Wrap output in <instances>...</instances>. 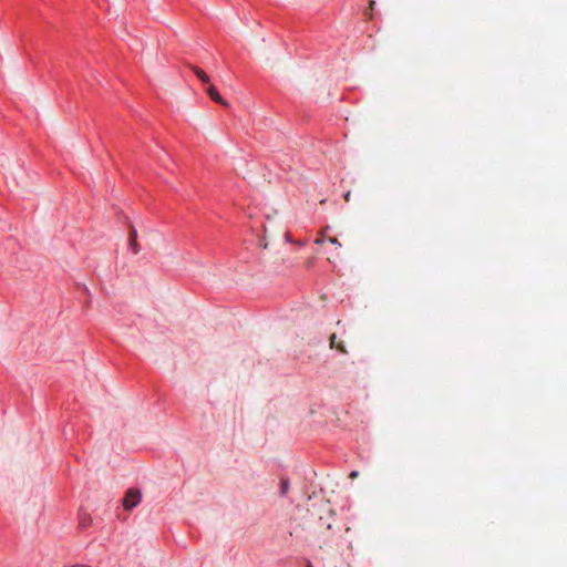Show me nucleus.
Wrapping results in <instances>:
<instances>
[{
	"mask_svg": "<svg viewBox=\"0 0 567 567\" xmlns=\"http://www.w3.org/2000/svg\"><path fill=\"white\" fill-rule=\"evenodd\" d=\"M330 347H331V349H334L337 351L346 352L343 341L342 340L337 341V336L334 333L331 334V337H330Z\"/></svg>",
	"mask_w": 567,
	"mask_h": 567,
	"instance_id": "nucleus-4",
	"label": "nucleus"
},
{
	"mask_svg": "<svg viewBox=\"0 0 567 567\" xmlns=\"http://www.w3.org/2000/svg\"><path fill=\"white\" fill-rule=\"evenodd\" d=\"M374 6H375V1L371 0L370 3H369V10H373Z\"/></svg>",
	"mask_w": 567,
	"mask_h": 567,
	"instance_id": "nucleus-9",
	"label": "nucleus"
},
{
	"mask_svg": "<svg viewBox=\"0 0 567 567\" xmlns=\"http://www.w3.org/2000/svg\"><path fill=\"white\" fill-rule=\"evenodd\" d=\"M372 11L373 10H369V9L367 11V16H368L369 19H372V17H373Z\"/></svg>",
	"mask_w": 567,
	"mask_h": 567,
	"instance_id": "nucleus-11",
	"label": "nucleus"
},
{
	"mask_svg": "<svg viewBox=\"0 0 567 567\" xmlns=\"http://www.w3.org/2000/svg\"><path fill=\"white\" fill-rule=\"evenodd\" d=\"M330 528H331V524H330V523H328V524H327V529H330Z\"/></svg>",
	"mask_w": 567,
	"mask_h": 567,
	"instance_id": "nucleus-13",
	"label": "nucleus"
},
{
	"mask_svg": "<svg viewBox=\"0 0 567 567\" xmlns=\"http://www.w3.org/2000/svg\"><path fill=\"white\" fill-rule=\"evenodd\" d=\"M329 241H330L331 244H333V245H338V246H340V243L338 241V239H337V238H329Z\"/></svg>",
	"mask_w": 567,
	"mask_h": 567,
	"instance_id": "nucleus-8",
	"label": "nucleus"
},
{
	"mask_svg": "<svg viewBox=\"0 0 567 567\" xmlns=\"http://www.w3.org/2000/svg\"><path fill=\"white\" fill-rule=\"evenodd\" d=\"M308 567H311V565H308Z\"/></svg>",
	"mask_w": 567,
	"mask_h": 567,
	"instance_id": "nucleus-14",
	"label": "nucleus"
},
{
	"mask_svg": "<svg viewBox=\"0 0 567 567\" xmlns=\"http://www.w3.org/2000/svg\"><path fill=\"white\" fill-rule=\"evenodd\" d=\"M344 199H346V202H349V200H350V192H348V193L344 195Z\"/></svg>",
	"mask_w": 567,
	"mask_h": 567,
	"instance_id": "nucleus-12",
	"label": "nucleus"
},
{
	"mask_svg": "<svg viewBox=\"0 0 567 567\" xmlns=\"http://www.w3.org/2000/svg\"><path fill=\"white\" fill-rule=\"evenodd\" d=\"M288 491V481L282 480L281 481V493L286 494Z\"/></svg>",
	"mask_w": 567,
	"mask_h": 567,
	"instance_id": "nucleus-6",
	"label": "nucleus"
},
{
	"mask_svg": "<svg viewBox=\"0 0 567 567\" xmlns=\"http://www.w3.org/2000/svg\"><path fill=\"white\" fill-rule=\"evenodd\" d=\"M140 501H141L140 491L130 489L123 499V506L125 509H132L140 503Z\"/></svg>",
	"mask_w": 567,
	"mask_h": 567,
	"instance_id": "nucleus-1",
	"label": "nucleus"
},
{
	"mask_svg": "<svg viewBox=\"0 0 567 567\" xmlns=\"http://www.w3.org/2000/svg\"><path fill=\"white\" fill-rule=\"evenodd\" d=\"M81 525H82L83 527H86V526L89 525L87 519L82 518V519H81Z\"/></svg>",
	"mask_w": 567,
	"mask_h": 567,
	"instance_id": "nucleus-10",
	"label": "nucleus"
},
{
	"mask_svg": "<svg viewBox=\"0 0 567 567\" xmlns=\"http://www.w3.org/2000/svg\"><path fill=\"white\" fill-rule=\"evenodd\" d=\"M358 476H359V472H358V471H352V472L349 474V477H350L351 480H354V478H357Z\"/></svg>",
	"mask_w": 567,
	"mask_h": 567,
	"instance_id": "nucleus-7",
	"label": "nucleus"
},
{
	"mask_svg": "<svg viewBox=\"0 0 567 567\" xmlns=\"http://www.w3.org/2000/svg\"><path fill=\"white\" fill-rule=\"evenodd\" d=\"M137 233L134 227H131L130 230V247L134 254H137L140 251V245L136 241Z\"/></svg>",
	"mask_w": 567,
	"mask_h": 567,
	"instance_id": "nucleus-3",
	"label": "nucleus"
},
{
	"mask_svg": "<svg viewBox=\"0 0 567 567\" xmlns=\"http://www.w3.org/2000/svg\"><path fill=\"white\" fill-rule=\"evenodd\" d=\"M192 70L195 72V74L197 75V78L200 80V82L203 84H209L210 79L205 71H203L202 69H199L197 66H192Z\"/></svg>",
	"mask_w": 567,
	"mask_h": 567,
	"instance_id": "nucleus-5",
	"label": "nucleus"
},
{
	"mask_svg": "<svg viewBox=\"0 0 567 567\" xmlns=\"http://www.w3.org/2000/svg\"><path fill=\"white\" fill-rule=\"evenodd\" d=\"M206 92L214 102H216L225 107H227L229 105L228 102L220 96V94L218 93V91L216 90V87L214 85L209 84L206 89Z\"/></svg>",
	"mask_w": 567,
	"mask_h": 567,
	"instance_id": "nucleus-2",
	"label": "nucleus"
}]
</instances>
